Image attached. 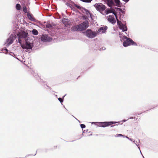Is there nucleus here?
I'll list each match as a JSON object with an SVG mask.
<instances>
[{
    "instance_id": "obj_28",
    "label": "nucleus",
    "mask_w": 158,
    "mask_h": 158,
    "mask_svg": "<svg viewBox=\"0 0 158 158\" xmlns=\"http://www.w3.org/2000/svg\"><path fill=\"white\" fill-rule=\"evenodd\" d=\"M125 2H127L129 0H123Z\"/></svg>"
},
{
    "instance_id": "obj_19",
    "label": "nucleus",
    "mask_w": 158,
    "mask_h": 158,
    "mask_svg": "<svg viewBox=\"0 0 158 158\" xmlns=\"http://www.w3.org/2000/svg\"><path fill=\"white\" fill-rule=\"evenodd\" d=\"M32 32L34 35H37L38 34V31L35 29H33Z\"/></svg>"
},
{
    "instance_id": "obj_10",
    "label": "nucleus",
    "mask_w": 158,
    "mask_h": 158,
    "mask_svg": "<svg viewBox=\"0 0 158 158\" xmlns=\"http://www.w3.org/2000/svg\"><path fill=\"white\" fill-rule=\"evenodd\" d=\"M25 13H27V16L29 19L32 21H35L36 20L32 15L30 12H27V10H23Z\"/></svg>"
},
{
    "instance_id": "obj_17",
    "label": "nucleus",
    "mask_w": 158,
    "mask_h": 158,
    "mask_svg": "<svg viewBox=\"0 0 158 158\" xmlns=\"http://www.w3.org/2000/svg\"><path fill=\"white\" fill-rule=\"evenodd\" d=\"M114 2L117 6L120 7L121 6V3L119 0H114Z\"/></svg>"
},
{
    "instance_id": "obj_25",
    "label": "nucleus",
    "mask_w": 158,
    "mask_h": 158,
    "mask_svg": "<svg viewBox=\"0 0 158 158\" xmlns=\"http://www.w3.org/2000/svg\"><path fill=\"white\" fill-rule=\"evenodd\" d=\"M27 9V8L25 6H24L23 7V10H26Z\"/></svg>"
},
{
    "instance_id": "obj_13",
    "label": "nucleus",
    "mask_w": 158,
    "mask_h": 158,
    "mask_svg": "<svg viewBox=\"0 0 158 158\" xmlns=\"http://www.w3.org/2000/svg\"><path fill=\"white\" fill-rule=\"evenodd\" d=\"M62 22L66 27H67L71 24V23L70 22L69 20L68 19H66L64 18L62 20Z\"/></svg>"
},
{
    "instance_id": "obj_20",
    "label": "nucleus",
    "mask_w": 158,
    "mask_h": 158,
    "mask_svg": "<svg viewBox=\"0 0 158 158\" xmlns=\"http://www.w3.org/2000/svg\"><path fill=\"white\" fill-rule=\"evenodd\" d=\"M16 7L17 9L18 10H19L20 9V5L19 4H17Z\"/></svg>"
},
{
    "instance_id": "obj_9",
    "label": "nucleus",
    "mask_w": 158,
    "mask_h": 158,
    "mask_svg": "<svg viewBox=\"0 0 158 158\" xmlns=\"http://www.w3.org/2000/svg\"><path fill=\"white\" fill-rule=\"evenodd\" d=\"M41 39L42 41L44 42L50 41L52 40V39L47 35H43L41 37Z\"/></svg>"
},
{
    "instance_id": "obj_14",
    "label": "nucleus",
    "mask_w": 158,
    "mask_h": 158,
    "mask_svg": "<svg viewBox=\"0 0 158 158\" xmlns=\"http://www.w3.org/2000/svg\"><path fill=\"white\" fill-rule=\"evenodd\" d=\"M14 40V39L13 36L10 35L9 38L7 40V44L10 45L12 44Z\"/></svg>"
},
{
    "instance_id": "obj_27",
    "label": "nucleus",
    "mask_w": 158,
    "mask_h": 158,
    "mask_svg": "<svg viewBox=\"0 0 158 158\" xmlns=\"http://www.w3.org/2000/svg\"><path fill=\"white\" fill-rule=\"evenodd\" d=\"M76 6V7H77V8H78V9H81L79 6Z\"/></svg>"
},
{
    "instance_id": "obj_29",
    "label": "nucleus",
    "mask_w": 158,
    "mask_h": 158,
    "mask_svg": "<svg viewBox=\"0 0 158 158\" xmlns=\"http://www.w3.org/2000/svg\"><path fill=\"white\" fill-rule=\"evenodd\" d=\"M120 11H121V12H122V13H123V12H124V11H123V10H120Z\"/></svg>"
},
{
    "instance_id": "obj_6",
    "label": "nucleus",
    "mask_w": 158,
    "mask_h": 158,
    "mask_svg": "<svg viewBox=\"0 0 158 158\" xmlns=\"http://www.w3.org/2000/svg\"><path fill=\"white\" fill-rule=\"evenodd\" d=\"M89 22L87 21H85L82 23L78 25L79 31H82L85 30L88 27Z\"/></svg>"
},
{
    "instance_id": "obj_5",
    "label": "nucleus",
    "mask_w": 158,
    "mask_h": 158,
    "mask_svg": "<svg viewBox=\"0 0 158 158\" xmlns=\"http://www.w3.org/2000/svg\"><path fill=\"white\" fill-rule=\"evenodd\" d=\"M117 123L116 122H101L98 123V124L100 127H105Z\"/></svg>"
},
{
    "instance_id": "obj_21",
    "label": "nucleus",
    "mask_w": 158,
    "mask_h": 158,
    "mask_svg": "<svg viewBox=\"0 0 158 158\" xmlns=\"http://www.w3.org/2000/svg\"><path fill=\"white\" fill-rule=\"evenodd\" d=\"M46 27L48 28H50L52 27V25L50 24H47L46 25Z\"/></svg>"
},
{
    "instance_id": "obj_31",
    "label": "nucleus",
    "mask_w": 158,
    "mask_h": 158,
    "mask_svg": "<svg viewBox=\"0 0 158 158\" xmlns=\"http://www.w3.org/2000/svg\"><path fill=\"white\" fill-rule=\"evenodd\" d=\"M23 158H26V156H25Z\"/></svg>"
},
{
    "instance_id": "obj_24",
    "label": "nucleus",
    "mask_w": 158,
    "mask_h": 158,
    "mask_svg": "<svg viewBox=\"0 0 158 158\" xmlns=\"http://www.w3.org/2000/svg\"><path fill=\"white\" fill-rule=\"evenodd\" d=\"M81 127L82 128H85V125L83 124H81Z\"/></svg>"
},
{
    "instance_id": "obj_30",
    "label": "nucleus",
    "mask_w": 158,
    "mask_h": 158,
    "mask_svg": "<svg viewBox=\"0 0 158 158\" xmlns=\"http://www.w3.org/2000/svg\"><path fill=\"white\" fill-rule=\"evenodd\" d=\"M118 10H121L120 9L118 8Z\"/></svg>"
},
{
    "instance_id": "obj_18",
    "label": "nucleus",
    "mask_w": 158,
    "mask_h": 158,
    "mask_svg": "<svg viewBox=\"0 0 158 158\" xmlns=\"http://www.w3.org/2000/svg\"><path fill=\"white\" fill-rule=\"evenodd\" d=\"M85 12L86 14H87V16H85V18L86 19L87 18V17H89V16H90V17H91V15L90 13L89 12V10H85Z\"/></svg>"
},
{
    "instance_id": "obj_2",
    "label": "nucleus",
    "mask_w": 158,
    "mask_h": 158,
    "mask_svg": "<svg viewBox=\"0 0 158 158\" xmlns=\"http://www.w3.org/2000/svg\"><path fill=\"white\" fill-rule=\"evenodd\" d=\"M16 35L18 38V42L21 44L26 40H28V33L24 31L18 32Z\"/></svg>"
},
{
    "instance_id": "obj_12",
    "label": "nucleus",
    "mask_w": 158,
    "mask_h": 158,
    "mask_svg": "<svg viewBox=\"0 0 158 158\" xmlns=\"http://www.w3.org/2000/svg\"><path fill=\"white\" fill-rule=\"evenodd\" d=\"M107 28V27L106 26L102 27L98 30L97 33L100 34L104 33L106 31Z\"/></svg>"
},
{
    "instance_id": "obj_23",
    "label": "nucleus",
    "mask_w": 158,
    "mask_h": 158,
    "mask_svg": "<svg viewBox=\"0 0 158 158\" xmlns=\"http://www.w3.org/2000/svg\"><path fill=\"white\" fill-rule=\"evenodd\" d=\"M58 100H59V101L61 103H62V102H63V99H62V98H58Z\"/></svg>"
},
{
    "instance_id": "obj_8",
    "label": "nucleus",
    "mask_w": 158,
    "mask_h": 158,
    "mask_svg": "<svg viewBox=\"0 0 158 158\" xmlns=\"http://www.w3.org/2000/svg\"><path fill=\"white\" fill-rule=\"evenodd\" d=\"M94 6L98 10H104L105 9V6L101 3L96 4L94 5Z\"/></svg>"
},
{
    "instance_id": "obj_32",
    "label": "nucleus",
    "mask_w": 158,
    "mask_h": 158,
    "mask_svg": "<svg viewBox=\"0 0 158 158\" xmlns=\"http://www.w3.org/2000/svg\"><path fill=\"white\" fill-rule=\"evenodd\" d=\"M113 126H111V127H113Z\"/></svg>"
},
{
    "instance_id": "obj_1",
    "label": "nucleus",
    "mask_w": 158,
    "mask_h": 158,
    "mask_svg": "<svg viewBox=\"0 0 158 158\" xmlns=\"http://www.w3.org/2000/svg\"><path fill=\"white\" fill-rule=\"evenodd\" d=\"M100 12L102 13L103 15L104 14L103 13V12L105 13V14L107 15L109 13H113L115 16L116 18L117 19V23L118 25L119 26V28L122 30L123 31H126L127 30V26L122 23L121 21H119L117 18V16L115 10H99Z\"/></svg>"
},
{
    "instance_id": "obj_4",
    "label": "nucleus",
    "mask_w": 158,
    "mask_h": 158,
    "mask_svg": "<svg viewBox=\"0 0 158 158\" xmlns=\"http://www.w3.org/2000/svg\"><path fill=\"white\" fill-rule=\"evenodd\" d=\"M25 43L24 44H21V47L23 49H31L33 47V44L28 41V40L25 41Z\"/></svg>"
},
{
    "instance_id": "obj_16",
    "label": "nucleus",
    "mask_w": 158,
    "mask_h": 158,
    "mask_svg": "<svg viewBox=\"0 0 158 158\" xmlns=\"http://www.w3.org/2000/svg\"><path fill=\"white\" fill-rule=\"evenodd\" d=\"M107 3L109 7H112L113 5V2L112 0H106Z\"/></svg>"
},
{
    "instance_id": "obj_22",
    "label": "nucleus",
    "mask_w": 158,
    "mask_h": 158,
    "mask_svg": "<svg viewBox=\"0 0 158 158\" xmlns=\"http://www.w3.org/2000/svg\"><path fill=\"white\" fill-rule=\"evenodd\" d=\"M120 136H124L121 134H117L115 135V137H119Z\"/></svg>"
},
{
    "instance_id": "obj_26",
    "label": "nucleus",
    "mask_w": 158,
    "mask_h": 158,
    "mask_svg": "<svg viewBox=\"0 0 158 158\" xmlns=\"http://www.w3.org/2000/svg\"><path fill=\"white\" fill-rule=\"evenodd\" d=\"M57 146H55L53 148L54 149H56L57 148Z\"/></svg>"
},
{
    "instance_id": "obj_7",
    "label": "nucleus",
    "mask_w": 158,
    "mask_h": 158,
    "mask_svg": "<svg viewBox=\"0 0 158 158\" xmlns=\"http://www.w3.org/2000/svg\"><path fill=\"white\" fill-rule=\"evenodd\" d=\"M86 36L89 38H93L97 35V33L95 31H92L91 30L88 29L86 32Z\"/></svg>"
},
{
    "instance_id": "obj_3",
    "label": "nucleus",
    "mask_w": 158,
    "mask_h": 158,
    "mask_svg": "<svg viewBox=\"0 0 158 158\" xmlns=\"http://www.w3.org/2000/svg\"><path fill=\"white\" fill-rule=\"evenodd\" d=\"M124 38L126 40L124 41L123 43V45L124 47H126L131 45L134 46L137 45L136 43L134 42L130 38H128L126 36H124Z\"/></svg>"
},
{
    "instance_id": "obj_15",
    "label": "nucleus",
    "mask_w": 158,
    "mask_h": 158,
    "mask_svg": "<svg viewBox=\"0 0 158 158\" xmlns=\"http://www.w3.org/2000/svg\"><path fill=\"white\" fill-rule=\"evenodd\" d=\"M79 28L78 25L74 26L71 28V31H79Z\"/></svg>"
},
{
    "instance_id": "obj_11",
    "label": "nucleus",
    "mask_w": 158,
    "mask_h": 158,
    "mask_svg": "<svg viewBox=\"0 0 158 158\" xmlns=\"http://www.w3.org/2000/svg\"><path fill=\"white\" fill-rule=\"evenodd\" d=\"M108 17V20L111 23L114 24L116 23V20L114 18L113 15H110Z\"/></svg>"
}]
</instances>
